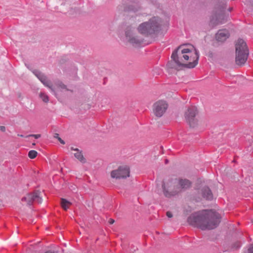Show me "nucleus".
Instances as JSON below:
<instances>
[{"label": "nucleus", "instance_id": "obj_1", "mask_svg": "<svg viewBox=\"0 0 253 253\" xmlns=\"http://www.w3.org/2000/svg\"><path fill=\"white\" fill-rule=\"evenodd\" d=\"M219 214L212 210L202 211L194 213L188 218V223L202 230H210L216 228L220 222Z\"/></svg>", "mask_w": 253, "mask_h": 253}, {"label": "nucleus", "instance_id": "obj_2", "mask_svg": "<svg viewBox=\"0 0 253 253\" xmlns=\"http://www.w3.org/2000/svg\"><path fill=\"white\" fill-rule=\"evenodd\" d=\"M199 58V53L195 47L191 44L179 46L172 53L171 60L174 63H197Z\"/></svg>", "mask_w": 253, "mask_h": 253}, {"label": "nucleus", "instance_id": "obj_3", "mask_svg": "<svg viewBox=\"0 0 253 253\" xmlns=\"http://www.w3.org/2000/svg\"><path fill=\"white\" fill-rule=\"evenodd\" d=\"M191 182L186 179L175 178L164 182L162 187L165 196L171 197L191 187Z\"/></svg>", "mask_w": 253, "mask_h": 253}, {"label": "nucleus", "instance_id": "obj_4", "mask_svg": "<svg viewBox=\"0 0 253 253\" xmlns=\"http://www.w3.org/2000/svg\"><path fill=\"white\" fill-rule=\"evenodd\" d=\"M163 25L162 19L158 16H153L144 22L137 27L138 32L145 36L156 34L159 32Z\"/></svg>", "mask_w": 253, "mask_h": 253}, {"label": "nucleus", "instance_id": "obj_5", "mask_svg": "<svg viewBox=\"0 0 253 253\" xmlns=\"http://www.w3.org/2000/svg\"><path fill=\"white\" fill-rule=\"evenodd\" d=\"M236 63H245L248 59L249 50L246 43L242 39H239L235 44Z\"/></svg>", "mask_w": 253, "mask_h": 253}, {"label": "nucleus", "instance_id": "obj_6", "mask_svg": "<svg viewBox=\"0 0 253 253\" xmlns=\"http://www.w3.org/2000/svg\"><path fill=\"white\" fill-rule=\"evenodd\" d=\"M198 114L197 108L194 106L189 107L185 111L184 113L185 119L190 127H194L198 125Z\"/></svg>", "mask_w": 253, "mask_h": 253}, {"label": "nucleus", "instance_id": "obj_7", "mask_svg": "<svg viewBox=\"0 0 253 253\" xmlns=\"http://www.w3.org/2000/svg\"><path fill=\"white\" fill-rule=\"evenodd\" d=\"M130 169L127 166H121L110 172L112 178L119 179L126 178L129 176Z\"/></svg>", "mask_w": 253, "mask_h": 253}, {"label": "nucleus", "instance_id": "obj_8", "mask_svg": "<svg viewBox=\"0 0 253 253\" xmlns=\"http://www.w3.org/2000/svg\"><path fill=\"white\" fill-rule=\"evenodd\" d=\"M168 108V104L166 101L159 100L153 104V112L155 116L160 118L165 113Z\"/></svg>", "mask_w": 253, "mask_h": 253}, {"label": "nucleus", "instance_id": "obj_9", "mask_svg": "<svg viewBox=\"0 0 253 253\" xmlns=\"http://www.w3.org/2000/svg\"><path fill=\"white\" fill-rule=\"evenodd\" d=\"M41 194V193L39 191L28 193L22 198V204L24 205L30 206L33 204L34 201L41 204L42 201Z\"/></svg>", "mask_w": 253, "mask_h": 253}, {"label": "nucleus", "instance_id": "obj_10", "mask_svg": "<svg viewBox=\"0 0 253 253\" xmlns=\"http://www.w3.org/2000/svg\"><path fill=\"white\" fill-rule=\"evenodd\" d=\"M196 64H167L166 69L169 73H174L177 71L192 69L196 67Z\"/></svg>", "mask_w": 253, "mask_h": 253}, {"label": "nucleus", "instance_id": "obj_11", "mask_svg": "<svg viewBox=\"0 0 253 253\" xmlns=\"http://www.w3.org/2000/svg\"><path fill=\"white\" fill-rule=\"evenodd\" d=\"M226 21V17L221 14H214L211 16L210 22V25L214 27L217 25L224 23Z\"/></svg>", "mask_w": 253, "mask_h": 253}, {"label": "nucleus", "instance_id": "obj_12", "mask_svg": "<svg viewBox=\"0 0 253 253\" xmlns=\"http://www.w3.org/2000/svg\"><path fill=\"white\" fill-rule=\"evenodd\" d=\"M126 38L128 42L132 44H137L141 42L140 39L133 36L132 30L131 28H127L126 31Z\"/></svg>", "mask_w": 253, "mask_h": 253}, {"label": "nucleus", "instance_id": "obj_13", "mask_svg": "<svg viewBox=\"0 0 253 253\" xmlns=\"http://www.w3.org/2000/svg\"><path fill=\"white\" fill-rule=\"evenodd\" d=\"M33 73L45 86L49 87L52 91H54L53 88H52L50 82L47 79L45 76L38 71H34Z\"/></svg>", "mask_w": 253, "mask_h": 253}, {"label": "nucleus", "instance_id": "obj_14", "mask_svg": "<svg viewBox=\"0 0 253 253\" xmlns=\"http://www.w3.org/2000/svg\"><path fill=\"white\" fill-rule=\"evenodd\" d=\"M229 33L226 29L219 30L215 35L216 40L220 42L226 41L229 37Z\"/></svg>", "mask_w": 253, "mask_h": 253}, {"label": "nucleus", "instance_id": "obj_15", "mask_svg": "<svg viewBox=\"0 0 253 253\" xmlns=\"http://www.w3.org/2000/svg\"><path fill=\"white\" fill-rule=\"evenodd\" d=\"M71 149L76 152L74 153V156L79 161L82 163H84L85 162V159L82 152L80 151L78 149H74L73 147L71 148Z\"/></svg>", "mask_w": 253, "mask_h": 253}, {"label": "nucleus", "instance_id": "obj_16", "mask_svg": "<svg viewBox=\"0 0 253 253\" xmlns=\"http://www.w3.org/2000/svg\"><path fill=\"white\" fill-rule=\"evenodd\" d=\"M203 196L207 200H211L212 198V194L211 190L208 187H205L202 190Z\"/></svg>", "mask_w": 253, "mask_h": 253}, {"label": "nucleus", "instance_id": "obj_17", "mask_svg": "<svg viewBox=\"0 0 253 253\" xmlns=\"http://www.w3.org/2000/svg\"><path fill=\"white\" fill-rule=\"evenodd\" d=\"M71 203L69 201L66 200L65 199L62 198L61 199V205L62 208L64 210H67L69 209V207L71 205Z\"/></svg>", "mask_w": 253, "mask_h": 253}, {"label": "nucleus", "instance_id": "obj_18", "mask_svg": "<svg viewBox=\"0 0 253 253\" xmlns=\"http://www.w3.org/2000/svg\"><path fill=\"white\" fill-rule=\"evenodd\" d=\"M38 153L35 150H30L28 153V156L30 159H34L37 156Z\"/></svg>", "mask_w": 253, "mask_h": 253}, {"label": "nucleus", "instance_id": "obj_19", "mask_svg": "<svg viewBox=\"0 0 253 253\" xmlns=\"http://www.w3.org/2000/svg\"><path fill=\"white\" fill-rule=\"evenodd\" d=\"M40 97L44 102L47 103L48 102V100H49L48 97L45 93H41L40 94Z\"/></svg>", "mask_w": 253, "mask_h": 253}, {"label": "nucleus", "instance_id": "obj_20", "mask_svg": "<svg viewBox=\"0 0 253 253\" xmlns=\"http://www.w3.org/2000/svg\"><path fill=\"white\" fill-rule=\"evenodd\" d=\"M57 87H58V89L60 91H62V89H65V90H67V89H66V86L64 84H62V83H59L58 84H57Z\"/></svg>", "mask_w": 253, "mask_h": 253}, {"label": "nucleus", "instance_id": "obj_21", "mask_svg": "<svg viewBox=\"0 0 253 253\" xmlns=\"http://www.w3.org/2000/svg\"><path fill=\"white\" fill-rule=\"evenodd\" d=\"M54 137L58 139V140L60 141V142L62 144H65V142L64 140H63L59 136V135L57 133H56L55 134V136H54Z\"/></svg>", "mask_w": 253, "mask_h": 253}, {"label": "nucleus", "instance_id": "obj_22", "mask_svg": "<svg viewBox=\"0 0 253 253\" xmlns=\"http://www.w3.org/2000/svg\"><path fill=\"white\" fill-rule=\"evenodd\" d=\"M225 5L226 4L225 3H223L222 4V5L221 6V7L217 6L216 7V9H217V10H219V11L222 12L223 11V9H224V8L225 7Z\"/></svg>", "mask_w": 253, "mask_h": 253}, {"label": "nucleus", "instance_id": "obj_23", "mask_svg": "<svg viewBox=\"0 0 253 253\" xmlns=\"http://www.w3.org/2000/svg\"><path fill=\"white\" fill-rule=\"evenodd\" d=\"M29 136L34 137L36 139H38L41 136V135L39 134H30L28 136V137H29Z\"/></svg>", "mask_w": 253, "mask_h": 253}, {"label": "nucleus", "instance_id": "obj_24", "mask_svg": "<svg viewBox=\"0 0 253 253\" xmlns=\"http://www.w3.org/2000/svg\"><path fill=\"white\" fill-rule=\"evenodd\" d=\"M248 253H253V245L249 249Z\"/></svg>", "mask_w": 253, "mask_h": 253}, {"label": "nucleus", "instance_id": "obj_25", "mask_svg": "<svg viewBox=\"0 0 253 253\" xmlns=\"http://www.w3.org/2000/svg\"><path fill=\"white\" fill-rule=\"evenodd\" d=\"M167 215L169 218H170L172 216V214L171 212L170 211L167 212Z\"/></svg>", "mask_w": 253, "mask_h": 253}, {"label": "nucleus", "instance_id": "obj_26", "mask_svg": "<svg viewBox=\"0 0 253 253\" xmlns=\"http://www.w3.org/2000/svg\"><path fill=\"white\" fill-rule=\"evenodd\" d=\"M0 129L2 131L4 132V131H5V126H0Z\"/></svg>", "mask_w": 253, "mask_h": 253}, {"label": "nucleus", "instance_id": "obj_27", "mask_svg": "<svg viewBox=\"0 0 253 253\" xmlns=\"http://www.w3.org/2000/svg\"><path fill=\"white\" fill-rule=\"evenodd\" d=\"M114 222H115V221L113 219H110L109 220V222L111 224H113L114 223Z\"/></svg>", "mask_w": 253, "mask_h": 253}, {"label": "nucleus", "instance_id": "obj_28", "mask_svg": "<svg viewBox=\"0 0 253 253\" xmlns=\"http://www.w3.org/2000/svg\"><path fill=\"white\" fill-rule=\"evenodd\" d=\"M128 10H131V11H136V10L134 9L133 8H129Z\"/></svg>", "mask_w": 253, "mask_h": 253}, {"label": "nucleus", "instance_id": "obj_29", "mask_svg": "<svg viewBox=\"0 0 253 253\" xmlns=\"http://www.w3.org/2000/svg\"><path fill=\"white\" fill-rule=\"evenodd\" d=\"M54 253L53 252H51V251H48V252H46V253Z\"/></svg>", "mask_w": 253, "mask_h": 253}, {"label": "nucleus", "instance_id": "obj_30", "mask_svg": "<svg viewBox=\"0 0 253 253\" xmlns=\"http://www.w3.org/2000/svg\"><path fill=\"white\" fill-rule=\"evenodd\" d=\"M18 135L20 136V137H24V136L23 135L18 134Z\"/></svg>", "mask_w": 253, "mask_h": 253}, {"label": "nucleus", "instance_id": "obj_31", "mask_svg": "<svg viewBox=\"0 0 253 253\" xmlns=\"http://www.w3.org/2000/svg\"><path fill=\"white\" fill-rule=\"evenodd\" d=\"M252 6H253V0H252Z\"/></svg>", "mask_w": 253, "mask_h": 253}, {"label": "nucleus", "instance_id": "obj_32", "mask_svg": "<svg viewBox=\"0 0 253 253\" xmlns=\"http://www.w3.org/2000/svg\"><path fill=\"white\" fill-rule=\"evenodd\" d=\"M166 163H167V162H168V160H166Z\"/></svg>", "mask_w": 253, "mask_h": 253}]
</instances>
